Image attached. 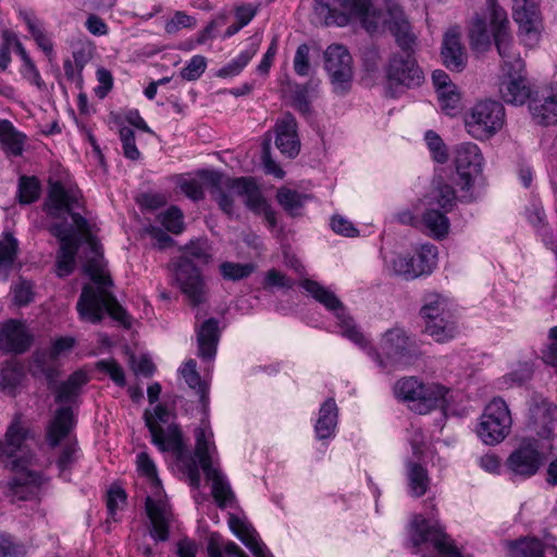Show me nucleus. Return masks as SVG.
Returning <instances> with one entry per match:
<instances>
[{"instance_id":"46","label":"nucleus","mask_w":557,"mask_h":557,"mask_svg":"<svg viewBox=\"0 0 557 557\" xmlns=\"http://www.w3.org/2000/svg\"><path fill=\"white\" fill-rule=\"evenodd\" d=\"M276 198L286 211L295 214L304 206L308 196L289 188H281L277 191Z\"/></svg>"},{"instance_id":"63","label":"nucleus","mask_w":557,"mask_h":557,"mask_svg":"<svg viewBox=\"0 0 557 557\" xmlns=\"http://www.w3.org/2000/svg\"><path fill=\"white\" fill-rule=\"evenodd\" d=\"M548 338L552 343L542 350V359L546 364L555 367L557 366V326L549 329Z\"/></svg>"},{"instance_id":"34","label":"nucleus","mask_w":557,"mask_h":557,"mask_svg":"<svg viewBox=\"0 0 557 557\" xmlns=\"http://www.w3.org/2000/svg\"><path fill=\"white\" fill-rule=\"evenodd\" d=\"M260 38L252 36L248 47L239 53L238 57L230 61L226 65L218 71V76L222 78L233 77L238 75L249 61L255 57L259 49Z\"/></svg>"},{"instance_id":"2","label":"nucleus","mask_w":557,"mask_h":557,"mask_svg":"<svg viewBox=\"0 0 557 557\" xmlns=\"http://www.w3.org/2000/svg\"><path fill=\"white\" fill-rule=\"evenodd\" d=\"M33 437L23 414L17 412L7 429L4 441L0 442V453L8 457V467L14 472V476L8 482V493L12 500L30 498L44 483L42 474L32 469L36 458L26 442Z\"/></svg>"},{"instance_id":"41","label":"nucleus","mask_w":557,"mask_h":557,"mask_svg":"<svg viewBox=\"0 0 557 557\" xmlns=\"http://www.w3.org/2000/svg\"><path fill=\"white\" fill-rule=\"evenodd\" d=\"M407 471L411 494L416 497L424 495L430 484L426 470L417 462H408Z\"/></svg>"},{"instance_id":"20","label":"nucleus","mask_w":557,"mask_h":557,"mask_svg":"<svg viewBox=\"0 0 557 557\" xmlns=\"http://www.w3.org/2000/svg\"><path fill=\"white\" fill-rule=\"evenodd\" d=\"M324 67L335 92L345 94L350 89L354 76L352 58L344 46L331 45L326 48Z\"/></svg>"},{"instance_id":"45","label":"nucleus","mask_w":557,"mask_h":557,"mask_svg":"<svg viewBox=\"0 0 557 557\" xmlns=\"http://www.w3.org/2000/svg\"><path fill=\"white\" fill-rule=\"evenodd\" d=\"M26 545L9 533H0V557H26Z\"/></svg>"},{"instance_id":"35","label":"nucleus","mask_w":557,"mask_h":557,"mask_svg":"<svg viewBox=\"0 0 557 557\" xmlns=\"http://www.w3.org/2000/svg\"><path fill=\"white\" fill-rule=\"evenodd\" d=\"M259 9L260 4L245 2L236 4L233 10L235 22L226 28L222 35V39L231 38L247 26L255 18Z\"/></svg>"},{"instance_id":"22","label":"nucleus","mask_w":557,"mask_h":557,"mask_svg":"<svg viewBox=\"0 0 557 557\" xmlns=\"http://www.w3.org/2000/svg\"><path fill=\"white\" fill-rule=\"evenodd\" d=\"M512 16L519 24L525 45H536L542 32V18L537 0H512Z\"/></svg>"},{"instance_id":"52","label":"nucleus","mask_w":557,"mask_h":557,"mask_svg":"<svg viewBox=\"0 0 557 557\" xmlns=\"http://www.w3.org/2000/svg\"><path fill=\"white\" fill-rule=\"evenodd\" d=\"M424 138L433 159L438 163H445L448 160V153L442 138L433 131H428Z\"/></svg>"},{"instance_id":"25","label":"nucleus","mask_w":557,"mask_h":557,"mask_svg":"<svg viewBox=\"0 0 557 557\" xmlns=\"http://www.w3.org/2000/svg\"><path fill=\"white\" fill-rule=\"evenodd\" d=\"M499 95L509 104L522 106L531 100L533 91L524 72L504 71L499 82Z\"/></svg>"},{"instance_id":"16","label":"nucleus","mask_w":557,"mask_h":557,"mask_svg":"<svg viewBox=\"0 0 557 557\" xmlns=\"http://www.w3.org/2000/svg\"><path fill=\"white\" fill-rule=\"evenodd\" d=\"M372 0H314L313 11L319 23L345 26L354 18L364 20Z\"/></svg>"},{"instance_id":"21","label":"nucleus","mask_w":557,"mask_h":557,"mask_svg":"<svg viewBox=\"0 0 557 557\" xmlns=\"http://www.w3.org/2000/svg\"><path fill=\"white\" fill-rule=\"evenodd\" d=\"M542 461L537 441L525 438L509 454L505 468L511 476L529 479L539 471Z\"/></svg>"},{"instance_id":"42","label":"nucleus","mask_w":557,"mask_h":557,"mask_svg":"<svg viewBox=\"0 0 557 557\" xmlns=\"http://www.w3.org/2000/svg\"><path fill=\"white\" fill-rule=\"evenodd\" d=\"M511 557H543L544 545L537 539H521L509 544Z\"/></svg>"},{"instance_id":"32","label":"nucleus","mask_w":557,"mask_h":557,"mask_svg":"<svg viewBox=\"0 0 557 557\" xmlns=\"http://www.w3.org/2000/svg\"><path fill=\"white\" fill-rule=\"evenodd\" d=\"M338 409L333 398L326 399L319 410V418L314 425L319 440H326L334 435L337 425Z\"/></svg>"},{"instance_id":"59","label":"nucleus","mask_w":557,"mask_h":557,"mask_svg":"<svg viewBox=\"0 0 557 557\" xmlns=\"http://www.w3.org/2000/svg\"><path fill=\"white\" fill-rule=\"evenodd\" d=\"M30 372L34 376L45 377L48 381L54 380L57 371L52 364H46L45 356L37 355L30 366Z\"/></svg>"},{"instance_id":"3","label":"nucleus","mask_w":557,"mask_h":557,"mask_svg":"<svg viewBox=\"0 0 557 557\" xmlns=\"http://www.w3.org/2000/svg\"><path fill=\"white\" fill-rule=\"evenodd\" d=\"M388 16L385 23L401 50L393 53L385 65L386 86L393 92H403L419 87L424 81V73L411 50L414 36L404 12L397 7L391 8Z\"/></svg>"},{"instance_id":"8","label":"nucleus","mask_w":557,"mask_h":557,"mask_svg":"<svg viewBox=\"0 0 557 557\" xmlns=\"http://www.w3.org/2000/svg\"><path fill=\"white\" fill-rule=\"evenodd\" d=\"M87 382V374L83 371H76L59 385L55 393V403L61 407L55 410L46 429V440L50 447H57L74 429L76 420L73 405L76 404L82 387Z\"/></svg>"},{"instance_id":"5","label":"nucleus","mask_w":557,"mask_h":557,"mask_svg":"<svg viewBox=\"0 0 557 557\" xmlns=\"http://www.w3.org/2000/svg\"><path fill=\"white\" fill-rule=\"evenodd\" d=\"M145 416L152 443L161 451H171L182 465L189 484L194 487H199L201 475L195 458L187 453L181 429L176 424H169L166 429L162 426V424L169 423L172 416L168 408L163 405H157L153 416H148L147 413Z\"/></svg>"},{"instance_id":"64","label":"nucleus","mask_w":557,"mask_h":557,"mask_svg":"<svg viewBox=\"0 0 557 557\" xmlns=\"http://www.w3.org/2000/svg\"><path fill=\"white\" fill-rule=\"evenodd\" d=\"M332 230L343 236L355 237L358 235V230L354 224L342 215H334L331 220Z\"/></svg>"},{"instance_id":"24","label":"nucleus","mask_w":557,"mask_h":557,"mask_svg":"<svg viewBox=\"0 0 557 557\" xmlns=\"http://www.w3.org/2000/svg\"><path fill=\"white\" fill-rule=\"evenodd\" d=\"M34 335L27 325L18 320L10 319L0 326V350L14 355L27 351Z\"/></svg>"},{"instance_id":"27","label":"nucleus","mask_w":557,"mask_h":557,"mask_svg":"<svg viewBox=\"0 0 557 557\" xmlns=\"http://www.w3.org/2000/svg\"><path fill=\"white\" fill-rule=\"evenodd\" d=\"M227 523L233 534L246 545L256 557H272L267 546L260 541L257 531L248 521L234 513H230Z\"/></svg>"},{"instance_id":"55","label":"nucleus","mask_w":557,"mask_h":557,"mask_svg":"<svg viewBox=\"0 0 557 557\" xmlns=\"http://www.w3.org/2000/svg\"><path fill=\"white\" fill-rule=\"evenodd\" d=\"M196 26V18L188 15L184 11H176L171 20L165 24V32L168 34H175L182 28H194Z\"/></svg>"},{"instance_id":"62","label":"nucleus","mask_w":557,"mask_h":557,"mask_svg":"<svg viewBox=\"0 0 557 557\" xmlns=\"http://www.w3.org/2000/svg\"><path fill=\"white\" fill-rule=\"evenodd\" d=\"M18 16L26 24L33 38L46 32L44 22L33 11L20 10Z\"/></svg>"},{"instance_id":"61","label":"nucleus","mask_w":557,"mask_h":557,"mask_svg":"<svg viewBox=\"0 0 557 557\" xmlns=\"http://www.w3.org/2000/svg\"><path fill=\"white\" fill-rule=\"evenodd\" d=\"M21 74L26 81L35 85L39 90H44L46 88V84L33 60H27V62L22 63Z\"/></svg>"},{"instance_id":"7","label":"nucleus","mask_w":557,"mask_h":557,"mask_svg":"<svg viewBox=\"0 0 557 557\" xmlns=\"http://www.w3.org/2000/svg\"><path fill=\"white\" fill-rule=\"evenodd\" d=\"M138 473L144 476L150 488L146 497V511L150 520V535L156 541L164 542L169 539V530L174 523V515L171 507L161 497V481L158 476L157 467L146 451L136 457Z\"/></svg>"},{"instance_id":"14","label":"nucleus","mask_w":557,"mask_h":557,"mask_svg":"<svg viewBox=\"0 0 557 557\" xmlns=\"http://www.w3.org/2000/svg\"><path fill=\"white\" fill-rule=\"evenodd\" d=\"M300 286L319 304H321L326 310L334 313L338 320V326L343 336L347 337L356 345L364 348L367 341L363 334L355 325L352 319L346 314L343 302L336 297V295L324 287L317 281L305 278L300 282Z\"/></svg>"},{"instance_id":"13","label":"nucleus","mask_w":557,"mask_h":557,"mask_svg":"<svg viewBox=\"0 0 557 557\" xmlns=\"http://www.w3.org/2000/svg\"><path fill=\"white\" fill-rule=\"evenodd\" d=\"M380 352L370 350L380 367L386 368L391 363L395 368L411 366L419 357L420 350L416 342L399 327L387 330L380 342Z\"/></svg>"},{"instance_id":"48","label":"nucleus","mask_w":557,"mask_h":557,"mask_svg":"<svg viewBox=\"0 0 557 557\" xmlns=\"http://www.w3.org/2000/svg\"><path fill=\"white\" fill-rule=\"evenodd\" d=\"M159 222L171 233L181 234L184 231V215L177 207H171L158 215Z\"/></svg>"},{"instance_id":"49","label":"nucleus","mask_w":557,"mask_h":557,"mask_svg":"<svg viewBox=\"0 0 557 557\" xmlns=\"http://www.w3.org/2000/svg\"><path fill=\"white\" fill-rule=\"evenodd\" d=\"M17 253V242L12 235L0 240V271L8 270L14 263Z\"/></svg>"},{"instance_id":"26","label":"nucleus","mask_w":557,"mask_h":557,"mask_svg":"<svg viewBox=\"0 0 557 557\" xmlns=\"http://www.w3.org/2000/svg\"><path fill=\"white\" fill-rule=\"evenodd\" d=\"M441 58L443 64L453 72H461L467 65V53L458 28L448 29L443 38Z\"/></svg>"},{"instance_id":"37","label":"nucleus","mask_w":557,"mask_h":557,"mask_svg":"<svg viewBox=\"0 0 557 557\" xmlns=\"http://www.w3.org/2000/svg\"><path fill=\"white\" fill-rule=\"evenodd\" d=\"M196 368V361L194 359H189L181 367L180 373L187 385L196 391L197 395H199L200 401L206 406L208 403V385L201 381Z\"/></svg>"},{"instance_id":"29","label":"nucleus","mask_w":557,"mask_h":557,"mask_svg":"<svg viewBox=\"0 0 557 557\" xmlns=\"http://www.w3.org/2000/svg\"><path fill=\"white\" fill-rule=\"evenodd\" d=\"M532 119L541 125L557 123V92L552 90L536 91L529 102Z\"/></svg>"},{"instance_id":"40","label":"nucleus","mask_w":557,"mask_h":557,"mask_svg":"<svg viewBox=\"0 0 557 557\" xmlns=\"http://www.w3.org/2000/svg\"><path fill=\"white\" fill-rule=\"evenodd\" d=\"M23 376L24 371L22 366L15 361L7 362L0 372V389L13 396Z\"/></svg>"},{"instance_id":"36","label":"nucleus","mask_w":557,"mask_h":557,"mask_svg":"<svg viewBox=\"0 0 557 557\" xmlns=\"http://www.w3.org/2000/svg\"><path fill=\"white\" fill-rule=\"evenodd\" d=\"M207 550L209 557H249L235 542L224 540L216 533L211 534Z\"/></svg>"},{"instance_id":"9","label":"nucleus","mask_w":557,"mask_h":557,"mask_svg":"<svg viewBox=\"0 0 557 557\" xmlns=\"http://www.w3.org/2000/svg\"><path fill=\"white\" fill-rule=\"evenodd\" d=\"M212 436L210 428L202 422V425L195 430L196 447L191 456L195 458L198 470L200 471L201 468L206 478L212 482V495L218 506L223 508L234 499V493L225 475L213 465L216 447L211 441Z\"/></svg>"},{"instance_id":"6","label":"nucleus","mask_w":557,"mask_h":557,"mask_svg":"<svg viewBox=\"0 0 557 557\" xmlns=\"http://www.w3.org/2000/svg\"><path fill=\"white\" fill-rule=\"evenodd\" d=\"M193 260L207 264L211 260L210 247L206 240L190 242L184 255L174 264L173 275L176 285L188 304L197 307L207 301L208 286Z\"/></svg>"},{"instance_id":"54","label":"nucleus","mask_w":557,"mask_h":557,"mask_svg":"<svg viewBox=\"0 0 557 557\" xmlns=\"http://www.w3.org/2000/svg\"><path fill=\"white\" fill-rule=\"evenodd\" d=\"M207 67V60L202 55H194L182 69L181 76L186 81L198 79Z\"/></svg>"},{"instance_id":"23","label":"nucleus","mask_w":557,"mask_h":557,"mask_svg":"<svg viewBox=\"0 0 557 557\" xmlns=\"http://www.w3.org/2000/svg\"><path fill=\"white\" fill-rule=\"evenodd\" d=\"M455 165L462 190H469L473 180L482 171L483 156L478 145L462 143L455 149Z\"/></svg>"},{"instance_id":"10","label":"nucleus","mask_w":557,"mask_h":557,"mask_svg":"<svg viewBox=\"0 0 557 557\" xmlns=\"http://www.w3.org/2000/svg\"><path fill=\"white\" fill-rule=\"evenodd\" d=\"M396 397L408 404L410 410L426 414L435 408H445L448 389L440 384H424L416 376L403 377L394 386Z\"/></svg>"},{"instance_id":"11","label":"nucleus","mask_w":557,"mask_h":557,"mask_svg":"<svg viewBox=\"0 0 557 557\" xmlns=\"http://www.w3.org/2000/svg\"><path fill=\"white\" fill-rule=\"evenodd\" d=\"M487 5L491 11V32L502 58L500 71L525 72L524 61L521 59L510 33L506 11L495 0H487Z\"/></svg>"},{"instance_id":"31","label":"nucleus","mask_w":557,"mask_h":557,"mask_svg":"<svg viewBox=\"0 0 557 557\" xmlns=\"http://www.w3.org/2000/svg\"><path fill=\"white\" fill-rule=\"evenodd\" d=\"M197 337L199 356L205 360H212L215 357L219 342L218 321L215 319L205 321Z\"/></svg>"},{"instance_id":"39","label":"nucleus","mask_w":557,"mask_h":557,"mask_svg":"<svg viewBox=\"0 0 557 557\" xmlns=\"http://www.w3.org/2000/svg\"><path fill=\"white\" fill-rule=\"evenodd\" d=\"M445 213L431 207L422 216L423 225L435 238H443L448 234L449 220Z\"/></svg>"},{"instance_id":"18","label":"nucleus","mask_w":557,"mask_h":557,"mask_svg":"<svg viewBox=\"0 0 557 557\" xmlns=\"http://www.w3.org/2000/svg\"><path fill=\"white\" fill-rule=\"evenodd\" d=\"M410 541L414 547L431 543L441 557H460L459 549L443 532L437 521L416 516L411 522Z\"/></svg>"},{"instance_id":"38","label":"nucleus","mask_w":557,"mask_h":557,"mask_svg":"<svg viewBox=\"0 0 557 557\" xmlns=\"http://www.w3.org/2000/svg\"><path fill=\"white\" fill-rule=\"evenodd\" d=\"M455 202V189L449 184L444 183L441 180L436 181L428 205L430 207L437 205L443 211L448 212L453 209Z\"/></svg>"},{"instance_id":"43","label":"nucleus","mask_w":557,"mask_h":557,"mask_svg":"<svg viewBox=\"0 0 557 557\" xmlns=\"http://www.w3.org/2000/svg\"><path fill=\"white\" fill-rule=\"evenodd\" d=\"M40 196V183L35 176L22 175L18 180L17 197L20 203L29 205Z\"/></svg>"},{"instance_id":"56","label":"nucleus","mask_w":557,"mask_h":557,"mask_svg":"<svg viewBox=\"0 0 557 557\" xmlns=\"http://www.w3.org/2000/svg\"><path fill=\"white\" fill-rule=\"evenodd\" d=\"M294 286V282L288 278L285 274L277 271L276 269H270L264 276L263 288L264 289H273L277 288H292Z\"/></svg>"},{"instance_id":"60","label":"nucleus","mask_w":557,"mask_h":557,"mask_svg":"<svg viewBox=\"0 0 557 557\" xmlns=\"http://www.w3.org/2000/svg\"><path fill=\"white\" fill-rule=\"evenodd\" d=\"M98 86L95 87V94L99 99L107 97L109 91L113 87V76L110 71L104 67H100L96 72Z\"/></svg>"},{"instance_id":"47","label":"nucleus","mask_w":557,"mask_h":557,"mask_svg":"<svg viewBox=\"0 0 557 557\" xmlns=\"http://www.w3.org/2000/svg\"><path fill=\"white\" fill-rule=\"evenodd\" d=\"M469 37L474 48H483L490 45V30L484 18L480 16L473 18L469 29Z\"/></svg>"},{"instance_id":"12","label":"nucleus","mask_w":557,"mask_h":557,"mask_svg":"<svg viewBox=\"0 0 557 557\" xmlns=\"http://www.w3.org/2000/svg\"><path fill=\"white\" fill-rule=\"evenodd\" d=\"M424 331L437 343H446L457 334L456 319L446 298L428 294L420 310Z\"/></svg>"},{"instance_id":"33","label":"nucleus","mask_w":557,"mask_h":557,"mask_svg":"<svg viewBox=\"0 0 557 557\" xmlns=\"http://www.w3.org/2000/svg\"><path fill=\"white\" fill-rule=\"evenodd\" d=\"M26 138L9 120H0V144L8 156L21 157Z\"/></svg>"},{"instance_id":"50","label":"nucleus","mask_w":557,"mask_h":557,"mask_svg":"<svg viewBox=\"0 0 557 557\" xmlns=\"http://www.w3.org/2000/svg\"><path fill=\"white\" fill-rule=\"evenodd\" d=\"M437 96L443 112L450 116H454L459 112L460 95L458 94L456 86L447 90H441Z\"/></svg>"},{"instance_id":"15","label":"nucleus","mask_w":557,"mask_h":557,"mask_svg":"<svg viewBox=\"0 0 557 557\" xmlns=\"http://www.w3.org/2000/svg\"><path fill=\"white\" fill-rule=\"evenodd\" d=\"M505 123V109L496 100L476 102L466 114L465 125L469 135L479 140L493 137Z\"/></svg>"},{"instance_id":"4","label":"nucleus","mask_w":557,"mask_h":557,"mask_svg":"<svg viewBox=\"0 0 557 557\" xmlns=\"http://www.w3.org/2000/svg\"><path fill=\"white\" fill-rule=\"evenodd\" d=\"M205 187L228 216L234 214V197L243 198L246 207L255 213L263 214L271 228L276 226L275 212L270 208L256 182L251 177L232 178L216 171L199 172Z\"/></svg>"},{"instance_id":"51","label":"nucleus","mask_w":557,"mask_h":557,"mask_svg":"<svg viewBox=\"0 0 557 557\" xmlns=\"http://www.w3.org/2000/svg\"><path fill=\"white\" fill-rule=\"evenodd\" d=\"M228 21V13L225 10L220 11L198 35L197 44L202 45L208 39L216 36V32L223 27Z\"/></svg>"},{"instance_id":"1","label":"nucleus","mask_w":557,"mask_h":557,"mask_svg":"<svg viewBox=\"0 0 557 557\" xmlns=\"http://www.w3.org/2000/svg\"><path fill=\"white\" fill-rule=\"evenodd\" d=\"M81 199L82 193L78 188L65 187L61 182H53L50 183L46 205L47 212L51 216L58 218L61 211H67L71 214L74 226L86 237L92 255L84 265L92 284H86L83 287L76 310L83 321L97 324L108 313L113 320L129 329L132 318L111 292L113 282L106 269L101 246L90 235L88 221L82 214L74 212L81 207Z\"/></svg>"},{"instance_id":"57","label":"nucleus","mask_w":557,"mask_h":557,"mask_svg":"<svg viewBox=\"0 0 557 557\" xmlns=\"http://www.w3.org/2000/svg\"><path fill=\"white\" fill-rule=\"evenodd\" d=\"M310 48L306 44L298 46L294 57V70L299 76H307L310 72Z\"/></svg>"},{"instance_id":"19","label":"nucleus","mask_w":557,"mask_h":557,"mask_svg":"<svg viewBox=\"0 0 557 557\" xmlns=\"http://www.w3.org/2000/svg\"><path fill=\"white\" fill-rule=\"evenodd\" d=\"M437 261V249L432 244L422 245L416 256L397 255L391 260L393 273L406 281L433 272Z\"/></svg>"},{"instance_id":"30","label":"nucleus","mask_w":557,"mask_h":557,"mask_svg":"<svg viewBox=\"0 0 557 557\" xmlns=\"http://www.w3.org/2000/svg\"><path fill=\"white\" fill-rule=\"evenodd\" d=\"M275 145L288 158H294L299 153L300 141L297 135V123L289 113L276 123Z\"/></svg>"},{"instance_id":"17","label":"nucleus","mask_w":557,"mask_h":557,"mask_svg":"<svg viewBox=\"0 0 557 557\" xmlns=\"http://www.w3.org/2000/svg\"><path fill=\"white\" fill-rule=\"evenodd\" d=\"M512 424L509 408L500 397L493 398L485 407L478 426V435L486 445L503 442Z\"/></svg>"},{"instance_id":"58","label":"nucleus","mask_w":557,"mask_h":557,"mask_svg":"<svg viewBox=\"0 0 557 557\" xmlns=\"http://www.w3.org/2000/svg\"><path fill=\"white\" fill-rule=\"evenodd\" d=\"M97 368L104 371L111 380L120 386L125 385V375L123 369L113 359L100 360L97 362Z\"/></svg>"},{"instance_id":"44","label":"nucleus","mask_w":557,"mask_h":557,"mask_svg":"<svg viewBox=\"0 0 557 557\" xmlns=\"http://www.w3.org/2000/svg\"><path fill=\"white\" fill-rule=\"evenodd\" d=\"M256 270L253 263H237L225 261L220 264V272L224 280L239 281L248 277Z\"/></svg>"},{"instance_id":"28","label":"nucleus","mask_w":557,"mask_h":557,"mask_svg":"<svg viewBox=\"0 0 557 557\" xmlns=\"http://www.w3.org/2000/svg\"><path fill=\"white\" fill-rule=\"evenodd\" d=\"M52 234L61 242V246L57 255V275L64 277L74 271L78 244L77 240L73 238V236L61 225L53 226Z\"/></svg>"},{"instance_id":"53","label":"nucleus","mask_w":557,"mask_h":557,"mask_svg":"<svg viewBox=\"0 0 557 557\" xmlns=\"http://www.w3.org/2000/svg\"><path fill=\"white\" fill-rule=\"evenodd\" d=\"M120 139L122 143L123 154L129 160H138L140 152L135 143V133L129 127H121Z\"/></svg>"}]
</instances>
